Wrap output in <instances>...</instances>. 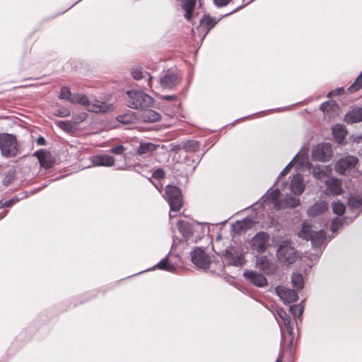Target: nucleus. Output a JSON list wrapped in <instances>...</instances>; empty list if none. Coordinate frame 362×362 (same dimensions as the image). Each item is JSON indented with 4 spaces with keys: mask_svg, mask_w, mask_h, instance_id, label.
I'll return each instance as SVG.
<instances>
[{
    "mask_svg": "<svg viewBox=\"0 0 362 362\" xmlns=\"http://www.w3.org/2000/svg\"><path fill=\"white\" fill-rule=\"evenodd\" d=\"M127 95V105L132 109L148 108L153 103V98L142 91L128 90Z\"/></svg>",
    "mask_w": 362,
    "mask_h": 362,
    "instance_id": "f257e3e1",
    "label": "nucleus"
},
{
    "mask_svg": "<svg viewBox=\"0 0 362 362\" xmlns=\"http://www.w3.org/2000/svg\"><path fill=\"white\" fill-rule=\"evenodd\" d=\"M280 192L276 189L272 190L269 194H267V199H270L271 202L274 205L275 209L279 210L286 207L294 208L297 206L299 203V199L292 197L286 196L282 199H279Z\"/></svg>",
    "mask_w": 362,
    "mask_h": 362,
    "instance_id": "f03ea898",
    "label": "nucleus"
},
{
    "mask_svg": "<svg viewBox=\"0 0 362 362\" xmlns=\"http://www.w3.org/2000/svg\"><path fill=\"white\" fill-rule=\"evenodd\" d=\"M0 150L1 155L5 158L16 156L18 153L16 137L9 134H0Z\"/></svg>",
    "mask_w": 362,
    "mask_h": 362,
    "instance_id": "7ed1b4c3",
    "label": "nucleus"
},
{
    "mask_svg": "<svg viewBox=\"0 0 362 362\" xmlns=\"http://www.w3.org/2000/svg\"><path fill=\"white\" fill-rule=\"evenodd\" d=\"M276 256L278 259L285 264H291L294 263L298 259V255L291 243L285 241L281 245L277 250Z\"/></svg>",
    "mask_w": 362,
    "mask_h": 362,
    "instance_id": "20e7f679",
    "label": "nucleus"
},
{
    "mask_svg": "<svg viewBox=\"0 0 362 362\" xmlns=\"http://www.w3.org/2000/svg\"><path fill=\"white\" fill-rule=\"evenodd\" d=\"M224 261L230 265L242 266L244 264L243 250L239 247L230 246L222 254Z\"/></svg>",
    "mask_w": 362,
    "mask_h": 362,
    "instance_id": "39448f33",
    "label": "nucleus"
},
{
    "mask_svg": "<svg viewBox=\"0 0 362 362\" xmlns=\"http://www.w3.org/2000/svg\"><path fill=\"white\" fill-rule=\"evenodd\" d=\"M165 197L170 206L172 211H178L182 204V199L180 189L171 185H168L165 188Z\"/></svg>",
    "mask_w": 362,
    "mask_h": 362,
    "instance_id": "423d86ee",
    "label": "nucleus"
},
{
    "mask_svg": "<svg viewBox=\"0 0 362 362\" xmlns=\"http://www.w3.org/2000/svg\"><path fill=\"white\" fill-rule=\"evenodd\" d=\"M270 235L266 232L257 233L251 240L250 246L252 250L258 253L264 252L270 246Z\"/></svg>",
    "mask_w": 362,
    "mask_h": 362,
    "instance_id": "0eeeda50",
    "label": "nucleus"
},
{
    "mask_svg": "<svg viewBox=\"0 0 362 362\" xmlns=\"http://www.w3.org/2000/svg\"><path fill=\"white\" fill-rule=\"evenodd\" d=\"M358 162L357 157L354 156H344L335 163V171L340 175H346L356 168Z\"/></svg>",
    "mask_w": 362,
    "mask_h": 362,
    "instance_id": "6e6552de",
    "label": "nucleus"
},
{
    "mask_svg": "<svg viewBox=\"0 0 362 362\" xmlns=\"http://www.w3.org/2000/svg\"><path fill=\"white\" fill-rule=\"evenodd\" d=\"M191 259L193 264L199 269H206L211 264L210 257L200 247H197L192 252Z\"/></svg>",
    "mask_w": 362,
    "mask_h": 362,
    "instance_id": "1a4fd4ad",
    "label": "nucleus"
},
{
    "mask_svg": "<svg viewBox=\"0 0 362 362\" xmlns=\"http://www.w3.org/2000/svg\"><path fill=\"white\" fill-rule=\"evenodd\" d=\"M85 107L87 110L95 113H105L113 110L112 104H107L99 100L90 101L88 100V104Z\"/></svg>",
    "mask_w": 362,
    "mask_h": 362,
    "instance_id": "9d476101",
    "label": "nucleus"
},
{
    "mask_svg": "<svg viewBox=\"0 0 362 362\" xmlns=\"http://www.w3.org/2000/svg\"><path fill=\"white\" fill-rule=\"evenodd\" d=\"M275 291L285 303H293L298 299V294L294 290L284 286H277Z\"/></svg>",
    "mask_w": 362,
    "mask_h": 362,
    "instance_id": "9b49d317",
    "label": "nucleus"
},
{
    "mask_svg": "<svg viewBox=\"0 0 362 362\" xmlns=\"http://www.w3.org/2000/svg\"><path fill=\"white\" fill-rule=\"evenodd\" d=\"M294 163H298L299 165V168H308V169H310L311 168V164L308 161V159L307 157H305L302 154H297L294 158L292 160V161H291L286 167L285 168L281 171V174L279 176H284L285 175H286L289 170H291V166L293 165V164ZM280 177H279V178Z\"/></svg>",
    "mask_w": 362,
    "mask_h": 362,
    "instance_id": "f8f14e48",
    "label": "nucleus"
},
{
    "mask_svg": "<svg viewBox=\"0 0 362 362\" xmlns=\"http://www.w3.org/2000/svg\"><path fill=\"white\" fill-rule=\"evenodd\" d=\"M333 157L332 146L329 143L318 144V161L327 162Z\"/></svg>",
    "mask_w": 362,
    "mask_h": 362,
    "instance_id": "ddd939ff",
    "label": "nucleus"
},
{
    "mask_svg": "<svg viewBox=\"0 0 362 362\" xmlns=\"http://www.w3.org/2000/svg\"><path fill=\"white\" fill-rule=\"evenodd\" d=\"M180 82V78L176 74L168 73L160 78V84L163 88L171 89Z\"/></svg>",
    "mask_w": 362,
    "mask_h": 362,
    "instance_id": "4468645a",
    "label": "nucleus"
},
{
    "mask_svg": "<svg viewBox=\"0 0 362 362\" xmlns=\"http://www.w3.org/2000/svg\"><path fill=\"white\" fill-rule=\"evenodd\" d=\"M34 156L38 158L42 167L49 169L54 165V160L50 153L41 150L36 151Z\"/></svg>",
    "mask_w": 362,
    "mask_h": 362,
    "instance_id": "2eb2a0df",
    "label": "nucleus"
},
{
    "mask_svg": "<svg viewBox=\"0 0 362 362\" xmlns=\"http://www.w3.org/2000/svg\"><path fill=\"white\" fill-rule=\"evenodd\" d=\"M256 265L265 274H272L276 269L274 264L271 263L266 256H257Z\"/></svg>",
    "mask_w": 362,
    "mask_h": 362,
    "instance_id": "dca6fc26",
    "label": "nucleus"
},
{
    "mask_svg": "<svg viewBox=\"0 0 362 362\" xmlns=\"http://www.w3.org/2000/svg\"><path fill=\"white\" fill-rule=\"evenodd\" d=\"M244 276L254 285L263 287L267 284V279L261 274L253 271H246Z\"/></svg>",
    "mask_w": 362,
    "mask_h": 362,
    "instance_id": "f3484780",
    "label": "nucleus"
},
{
    "mask_svg": "<svg viewBox=\"0 0 362 362\" xmlns=\"http://www.w3.org/2000/svg\"><path fill=\"white\" fill-rule=\"evenodd\" d=\"M90 159L93 166L111 167L115 165V158L109 155L95 156Z\"/></svg>",
    "mask_w": 362,
    "mask_h": 362,
    "instance_id": "a211bd4d",
    "label": "nucleus"
},
{
    "mask_svg": "<svg viewBox=\"0 0 362 362\" xmlns=\"http://www.w3.org/2000/svg\"><path fill=\"white\" fill-rule=\"evenodd\" d=\"M298 236L306 240H310L313 245H315V239L317 238V233L312 230V226L308 221L303 223L302 229L298 233Z\"/></svg>",
    "mask_w": 362,
    "mask_h": 362,
    "instance_id": "6ab92c4d",
    "label": "nucleus"
},
{
    "mask_svg": "<svg viewBox=\"0 0 362 362\" xmlns=\"http://www.w3.org/2000/svg\"><path fill=\"white\" fill-rule=\"evenodd\" d=\"M332 132L335 141L339 144L344 142L347 134L345 126L341 124L334 125L332 128Z\"/></svg>",
    "mask_w": 362,
    "mask_h": 362,
    "instance_id": "aec40b11",
    "label": "nucleus"
},
{
    "mask_svg": "<svg viewBox=\"0 0 362 362\" xmlns=\"http://www.w3.org/2000/svg\"><path fill=\"white\" fill-rule=\"evenodd\" d=\"M158 147V145L153 143L141 141L136 149V153L140 156H151Z\"/></svg>",
    "mask_w": 362,
    "mask_h": 362,
    "instance_id": "412c9836",
    "label": "nucleus"
},
{
    "mask_svg": "<svg viewBox=\"0 0 362 362\" xmlns=\"http://www.w3.org/2000/svg\"><path fill=\"white\" fill-rule=\"evenodd\" d=\"M320 109L327 116V117L332 118L337 115L339 107L335 102L329 100L321 104Z\"/></svg>",
    "mask_w": 362,
    "mask_h": 362,
    "instance_id": "4be33fe9",
    "label": "nucleus"
},
{
    "mask_svg": "<svg viewBox=\"0 0 362 362\" xmlns=\"http://www.w3.org/2000/svg\"><path fill=\"white\" fill-rule=\"evenodd\" d=\"M290 189L296 195H300L303 193L304 190V185L300 175L298 174L293 176L291 180Z\"/></svg>",
    "mask_w": 362,
    "mask_h": 362,
    "instance_id": "5701e85b",
    "label": "nucleus"
},
{
    "mask_svg": "<svg viewBox=\"0 0 362 362\" xmlns=\"http://www.w3.org/2000/svg\"><path fill=\"white\" fill-rule=\"evenodd\" d=\"M344 121L349 124L362 121V107H356L345 115Z\"/></svg>",
    "mask_w": 362,
    "mask_h": 362,
    "instance_id": "b1692460",
    "label": "nucleus"
},
{
    "mask_svg": "<svg viewBox=\"0 0 362 362\" xmlns=\"http://www.w3.org/2000/svg\"><path fill=\"white\" fill-rule=\"evenodd\" d=\"M326 185L329 192L333 194H340L343 191L341 181L339 179H328L326 181Z\"/></svg>",
    "mask_w": 362,
    "mask_h": 362,
    "instance_id": "393cba45",
    "label": "nucleus"
},
{
    "mask_svg": "<svg viewBox=\"0 0 362 362\" xmlns=\"http://www.w3.org/2000/svg\"><path fill=\"white\" fill-rule=\"evenodd\" d=\"M181 6L185 11V18L187 20H190L193 15L196 0H181Z\"/></svg>",
    "mask_w": 362,
    "mask_h": 362,
    "instance_id": "a878e982",
    "label": "nucleus"
},
{
    "mask_svg": "<svg viewBox=\"0 0 362 362\" xmlns=\"http://www.w3.org/2000/svg\"><path fill=\"white\" fill-rule=\"evenodd\" d=\"M142 120L145 122H155L160 119V115L152 110L144 111L141 116Z\"/></svg>",
    "mask_w": 362,
    "mask_h": 362,
    "instance_id": "bb28decb",
    "label": "nucleus"
},
{
    "mask_svg": "<svg viewBox=\"0 0 362 362\" xmlns=\"http://www.w3.org/2000/svg\"><path fill=\"white\" fill-rule=\"evenodd\" d=\"M278 314H279V316L282 320L284 325L286 327L288 334L290 336H292L293 335V327L291 325V322L290 317L288 316L286 313L285 311L282 310H280L278 313Z\"/></svg>",
    "mask_w": 362,
    "mask_h": 362,
    "instance_id": "cd10ccee",
    "label": "nucleus"
},
{
    "mask_svg": "<svg viewBox=\"0 0 362 362\" xmlns=\"http://www.w3.org/2000/svg\"><path fill=\"white\" fill-rule=\"evenodd\" d=\"M152 269H159L168 272H174L175 267L172 263L170 262L168 257H165L160 262H158L156 266H154Z\"/></svg>",
    "mask_w": 362,
    "mask_h": 362,
    "instance_id": "c85d7f7f",
    "label": "nucleus"
},
{
    "mask_svg": "<svg viewBox=\"0 0 362 362\" xmlns=\"http://www.w3.org/2000/svg\"><path fill=\"white\" fill-rule=\"evenodd\" d=\"M291 283L295 289L299 291L303 288L304 281L303 277L300 274H293L291 277Z\"/></svg>",
    "mask_w": 362,
    "mask_h": 362,
    "instance_id": "c756f323",
    "label": "nucleus"
},
{
    "mask_svg": "<svg viewBox=\"0 0 362 362\" xmlns=\"http://www.w3.org/2000/svg\"><path fill=\"white\" fill-rule=\"evenodd\" d=\"M136 117L132 113L119 115L117 117V121L124 124H133Z\"/></svg>",
    "mask_w": 362,
    "mask_h": 362,
    "instance_id": "7c9ffc66",
    "label": "nucleus"
},
{
    "mask_svg": "<svg viewBox=\"0 0 362 362\" xmlns=\"http://www.w3.org/2000/svg\"><path fill=\"white\" fill-rule=\"evenodd\" d=\"M318 251L324 249L328 242L330 240V238H327L326 236V233L323 230H318Z\"/></svg>",
    "mask_w": 362,
    "mask_h": 362,
    "instance_id": "2f4dec72",
    "label": "nucleus"
},
{
    "mask_svg": "<svg viewBox=\"0 0 362 362\" xmlns=\"http://www.w3.org/2000/svg\"><path fill=\"white\" fill-rule=\"evenodd\" d=\"M88 98L83 94H73L71 98H70L71 103H78L83 106H86L88 104Z\"/></svg>",
    "mask_w": 362,
    "mask_h": 362,
    "instance_id": "473e14b6",
    "label": "nucleus"
},
{
    "mask_svg": "<svg viewBox=\"0 0 362 362\" xmlns=\"http://www.w3.org/2000/svg\"><path fill=\"white\" fill-rule=\"evenodd\" d=\"M179 231L186 238L192 235V233L188 224L183 221H179L177 222Z\"/></svg>",
    "mask_w": 362,
    "mask_h": 362,
    "instance_id": "72a5a7b5",
    "label": "nucleus"
},
{
    "mask_svg": "<svg viewBox=\"0 0 362 362\" xmlns=\"http://www.w3.org/2000/svg\"><path fill=\"white\" fill-rule=\"evenodd\" d=\"M216 23V21L211 18L209 16H204L203 18H202L200 21V24L202 26L204 27L207 30H210L213 28Z\"/></svg>",
    "mask_w": 362,
    "mask_h": 362,
    "instance_id": "f704fd0d",
    "label": "nucleus"
},
{
    "mask_svg": "<svg viewBox=\"0 0 362 362\" xmlns=\"http://www.w3.org/2000/svg\"><path fill=\"white\" fill-rule=\"evenodd\" d=\"M348 204L351 208L358 209L362 206V199L358 196H351L348 199Z\"/></svg>",
    "mask_w": 362,
    "mask_h": 362,
    "instance_id": "c9c22d12",
    "label": "nucleus"
},
{
    "mask_svg": "<svg viewBox=\"0 0 362 362\" xmlns=\"http://www.w3.org/2000/svg\"><path fill=\"white\" fill-rule=\"evenodd\" d=\"M72 93L69 89V88L66 86H64L61 88L60 94L59 95V98L62 100H66L70 102V98L72 97Z\"/></svg>",
    "mask_w": 362,
    "mask_h": 362,
    "instance_id": "e433bc0d",
    "label": "nucleus"
},
{
    "mask_svg": "<svg viewBox=\"0 0 362 362\" xmlns=\"http://www.w3.org/2000/svg\"><path fill=\"white\" fill-rule=\"evenodd\" d=\"M362 87V71L361 74L356 78L354 83L349 88V90L351 93L356 92Z\"/></svg>",
    "mask_w": 362,
    "mask_h": 362,
    "instance_id": "4c0bfd02",
    "label": "nucleus"
},
{
    "mask_svg": "<svg viewBox=\"0 0 362 362\" xmlns=\"http://www.w3.org/2000/svg\"><path fill=\"white\" fill-rule=\"evenodd\" d=\"M183 148L186 151H197L199 149V144L197 141H188L184 144Z\"/></svg>",
    "mask_w": 362,
    "mask_h": 362,
    "instance_id": "58836bf2",
    "label": "nucleus"
},
{
    "mask_svg": "<svg viewBox=\"0 0 362 362\" xmlns=\"http://www.w3.org/2000/svg\"><path fill=\"white\" fill-rule=\"evenodd\" d=\"M56 124L62 129L69 132L73 129L72 124L69 121H57Z\"/></svg>",
    "mask_w": 362,
    "mask_h": 362,
    "instance_id": "ea45409f",
    "label": "nucleus"
},
{
    "mask_svg": "<svg viewBox=\"0 0 362 362\" xmlns=\"http://www.w3.org/2000/svg\"><path fill=\"white\" fill-rule=\"evenodd\" d=\"M290 312L295 317H300L303 312V308L300 305H294L290 308Z\"/></svg>",
    "mask_w": 362,
    "mask_h": 362,
    "instance_id": "a19ab883",
    "label": "nucleus"
},
{
    "mask_svg": "<svg viewBox=\"0 0 362 362\" xmlns=\"http://www.w3.org/2000/svg\"><path fill=\"white\" fill-rule=\"evenodd\" d=\"M70 110L68 108L63 107L54 112V115L59 117H66L70 115Z\"/></svg>",
    "mask_w": 362,
    "mask_h": 362,
    "instance_id": "79ce46f5",
    "label": "nucleus"
},
{
    "mask_svg": "<svg viewBox=\"0 0 362 362\" xmlns=\"http://www.w3.org/2000/svg\"><path fill=\"white\" fill-rule=\"evenodd\" d=\"M345 211V206L341 203H334L333 204V211L334 213L341 215L344 214Z\"/></svg>",
    "mask_w": 362,
    "mask_h": 362,
    "instance_id": "37998d69",
    "label": "nucleus"
},
{
    "mask_svg": "<svg viewBox=\"0 0 362 362\" xmlns=\"http://www.w3.org/2000/svg\"><path fill=\"white\" fill-rule=\"evenodd\" d=\"M125 149L126 148L124 146L118 145L117 146L112 148L110 150V152L112 153H114V154H117V155H122L124 153V151H125Z\"/></svg>",
    "mask_w": 362,
    "mask_h": 362,
    "instance_id": "c03bdc74",
    "label": "nucleus"
},
{
    "mask_svg": "<svg viewBox=\"0 0 362 362\" xmlns=\"http://www.w3.org/2000/svg\"><path fill=\"white\" fill-rule=\"evenodd\" d=\"M250 221L244 220L243 221H238L234 226L235 230H245L249 225Z\"/></svg>",
    "mask_w": 362,
    "mask_h": 362,
    "instance_id": "a18cd8bd",
    "label": "nucleus"
},
{
    "mask_svg": "<svg viewBox=\"0 0 362 362\" xmlns=\"http://www.w3.org/2000/svg\"><path fill=\"white\" fill-rule=\"evenodd\" d=\"M341 220L339 218H334L332 222L331 230L332 232H335L341 226Z\"/></svg>",
    "mask_w": 362,
    "mask_h": 362,
    "instance_id": "49530a36",
    "label": "nucleus"
},
{
    "mask_svg": "<svg viewBox=\"0 0 362 362\" xmlns=\"http://www.w3.org/2000/svg\"><path fill=\"white\" fill-rule=\"evenodd\" d=\"M132 76L135 80H139L143 78V74L140 69H133L132 71Z\"/></svg>",
    "mask_w": 362,
    "mask_h": 362,
    "instance_id": "de8ad7c7",
    "label": "nucleus"
},
{
    "mask_svg": "<svg viewBox=\"0 0 362 362\" xmlns=\"http://www.w3.org/2000/svg\"><path fill=\"white\" fill-rule=\"evenodd\" d=\"M17 201H18L17 199H11L9 200H7V201L4 202V203L0 202V207H3V206H4V207H10L13 204L16 203Z\"/></svg>",
    "mask_w": 362,
    "mask_h": 362,
    "instance_id": "09e8293b",
    "label": "nucleus"
},
{
    "mask_svg": "<svg viewBox=\"0 0 362 362\" xmlns=\"http://www.w3.org/2000/svg\"><path fill=\"white\" fill-rule=\"evenodd\" d=\"M308 214L310 217H315L317 216V208L315 206V204L308 209Z\"/></svg>",
    "mask_w": 362,
    "mask_h": 362,
    "instance_id": "8fccbe9b",
    "label": "nucleus"
},
{
    "mask_svg": "<svg viewBox=\"0 0 362 362\" xmlns=\"http://www.w3.org/2000/svg\"><path fill=\"white\" fill-rule=\"evenodd\" d=\"M164 176L165 173L163 170L160 168L157 169L153 173V177L156 178H163Z\"/></svg>",
    "mask_w": 362,
    "mask_h": 362,
    "instance_id": "3c124183",
    "label": "nucleus"
},
{
    "mask_svg": "<svg viewBox=\"0 0 362 362\" xmlns=\"http://www.w3.org/2000/svg\"><path fill=\"white\" fill-rule=\"evenodd\" d=\"M328 208V204L325 202L318 203V214L325 211Z\"/></svg>",
    "mask_w": 362,
    "mask_h": 362,
    "instance_id": "603ef678",
    "label": "nucleus"
},
{
    "mask_svg": "<svg viewBox=\"0 0 362 362\" xmlns=\"http://www.w3.org/2000/svg\"><path fill=\"white\" fill-rule=\"evenodd\" d=\"M231 0H214V3L217 6H225L229 4Z\"/></svg>",
    "mask_w": 362,
    "mask_h": 362,
    "instance_id": "864d4df0",
    "label": "nucleus"
},
{
    "mask_svg": "<svg viewBox=\"0 0 362 362\" xmlns=\"http://www.w3.org/2000/svg\"><path fill=\"white\" fill-rule=\"evenodd\" d=\"M343 93H344V89L343 88H338L329 93L328 95H339Z\"/></svg>",
    "mask_w": 362,
    "mask_h": 362,
    "instance_id": "5fc2aeb1",
    "label": "nucleus"
},
{
    "mask_svg": "<svg viewBox=\"0 0 362 362\" xmlns=\"http://www.w3.org/2000/svg\"><path fill=\"white\" fill-rule=\"evenodd\" d=\"M161 98L167 101H171L176 100V96L175 95H163Z\"/></svg>",
    "mask_w": 362,
    "mask_h": 362,
    "instance_id": "6e6d98bb",
    "label": "nucleus"
},
{
    "mask_svg": "<svg viewBox=\"0 0 362 362\" xmlns=\"http://www.w3.org/2000/svg\"><path fill=\"white\" fill-rule=\"evenodd\" d=\"M37 143L40 145H44L45 144V139L43 137L40 136L37 139Z\"/></svg>",
    "mask_w": 362,
    "mask_h": 362,
    "instance_id": "4d7b16f0",
    "label": "nucleus"
},
{
    "mask_svg": "<svg viewBox=\"0 0 362 362\" xmlns=\"http://www.w3.org/2000/svg\"><path fill=\"white\" fill-rule=\"evenodd\" d=\"M316 151H317V150H315V149H313L312 151V156H313V159L315 158Z\"/></svg>",
    "mask_w": 362,
    "mask_h": 362,
    "instance_id": "13d9d810",
    "label": "nucleus"
},
{
    "mask_svg": "<svg viewBox=\"0 0 362 362\" xmlns=\"http://www.w3.org/2000/svg\"><path fill=\"white\" fill-rule=\"evenodd\" d=\"M281 361H282V354H281L279 356V357L278 358V359L276 360V362H281Z\"/></svg>",
    "mask_w": 362,
    "mask_h": 362,
    "instance_id": "bf43d9fd",
    "label": "nucleus"
},
{
    "mask_svg": "<svg viewBox=\"0 0 362 362\" xmlns=\"http://www.w3.org/2000/svg\"><path fill=\"white\" fill-rule=\"evenodd\" d=\"M151 80H152V76H150V77L148 78V86H151V83H150V82H151Z\"/></svg>",
    "mask_w": 362,
    "mask_h": 362,
    "instance_id": "052dcab7",
    "label": "nucleus"
},
{
    "mask_svg": "<svg viewBox=\"0 0 362 362\" xmlns=\"http://www.w3.org/2000/svg\"><path fill=\"white\" fill-rule=\"evenodd\" d=\"M293 338L292 337V338L291 339V340H290V342H289L290 346H291V345H292V344H293Z\"/></svg>",
    "mask_w": 362,
    "mask_h": 362,
    "instance_id": "680f3d73",
    "label": "nucleus"
},
{
    "mask_svg": "<svg viewBox=\"0 0 362 362\" xmlns=\"http://www.w3.org/2000/svg\"><path fill=\"white\" fill-rule=\"evenodd\" d=\"M313 175H314L315 177H316V176H317V174H316V173H315L313 172Z\"/></svg>",
    "mask_w": 362,
    "mask_h": 362,
    "instance_id": "e2e57ef3",
    "label": "nucleus"
}]
</instances>
